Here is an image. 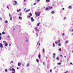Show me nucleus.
<instances>
[{
  "label": "nucleus",
  "instance_id": "f257e3e1",
  "mask_svg": "<svg viewBox=\"0 0 73 73\" xmlns=\"http://www.w3.org/2000/svg\"><path fill=\"white\" fill-rule=\"evenodd\" d=\"M9 71H13V72H12V73H15V68H12V69H11V68H9Z\"/></svg>",
  "mask_w": 73,
  "mask_h": 73
},
{
  "label": "nucleus",
  "instance_id": "f03ea898",
  "mask_svg": "<svg viewBox=\"0 0 73 73\" xmlns=\"http://www.w3.org/2000/svg\"><path fill=\"white\" fill-rule=\"evenodd\" d=\"M0 47H1V48H3V44L0 43Z\"/></svg>",
  "mask_w": 73,
  "mask_h": 73
},
{
  "label": "nucleus",
  "instance_id": "7ed1b4c3",
  "mask_svg": "<svg viewBox=\"0 0 73 73\" xmlns=\"http://www.w3.org/2000/svg\"><path fill=\"white\" fill-rule=\"evenodd\" d=\"M38 56L39 58V59H40V58H41V54L39 53Z\"/></svg>",
  "mask_w": 73,
  "mask_h": 73
},
{
  "label": "nucleus",
  "instance_id": "20e7f679",
  "mask_svg": "<svg viewBox=\"0 0 73 73\" xmlns=\"http://www.w3.org/2000/svg\"><path fill=\"white\" fill-rule=\"evenodd\" d=\"M40 15V13L38 12L37 13V15L38 16H39Z\"/></svg>",
  "mask_w": 73,
  "mask_h": 73
},
{
  "label": "nucleus",
  "instance_id": "39448f33",
  "mask_svg": "<svg viewBox=\"0 0 73 73\" xmlns=\"http://www.w3.org/2000/svg\"><path fill=\"white\" fill-rule=\"evenodd\" d=\"M40 25V22L39 23H38V24H37L36 25V26L38 27V26H39V25Z\"/></svg>",
  "mask_w": 73,
  "mask_h": 73
},
{
  "label": "nucleus",
  "instance_id": "423d86ee",
  "mask_svg": "<svg viewBox=\"0 0 73 73\" xmlns=\"http://www.w3.org/2000/svg\"><path fill=\"white\" fill-rule=\"evenodd\" d=\"M50 1V0H46V3H49V2Z\"/></svg>",
  "mask_w": 73,
  "mask_h": 73
},
{
  "label": "nucleus",
  "instance_id": "0eeeda50",
  "mask_svg": "<svg viewBox=\"0 0 73 73\" xmlns=\"http://www.w3.org/2000/svg\"><path fill=\"white\" fill-rule=\"evenodd\" d=\"M18 66H20V65H21V63L19 62L18 63Z\"/></svg>",
  "mask_w": 73,
  "mask_h": 73
},
{
  "label": "nucleus",
  "instance_id": "6e6552de",
  "mask_svg": "<svg viewBox=\"0 0 73 73\" xmlns=\"http://www.w3.org/2000/svg\"><path fill=\"white\" fill-rule=\"evenodd\" d=\"M31 21H34V19H33V17H32L31 18Z\"/></svg>",
  "mask_w": 73,
  "mask_h": 73
},
{
  "label": "nucleus",
  "instance_id": "1a4fd4ad",
  "mask_svg": "<svg viewBox=\"0 0 73 73\" xmlns=\"http://www.w3.org/2000/svg\"><path fill=\"white\" fill-rule=\"evenodd\" d=\"M36 62L38 63V62H39V60H38V59H36Z\"/></svg>",
  "mask_w": 73,
  "mask_h": 73
},
{
  "label": "nucleus",
  "instance_id": "9d476101",
  "mask_svg": "<svg viewBox=\"0 0 73 73\" xmlns=\"http://www.w3.org/2000/svg\"><path fill=\"white\" fill-rule=\"evenodd\" d=\"M29 15L30 16H32V13H29Z\"/></svg>",
  "mask_w": 73,
  "mask_h": 73
},
{
  "label": "nucleus",
  "instance_id": "9b49d317",
  "mask_svg": "<svg viewBox=\"0 0 73 73\" xmlns=\"http://www.w3.org/2000/svg\"><path fill=\"white\" fill-rule=\"evenodd\" d=\"M29 11H30V9H29L28 10H26V12L27 13V12H29Z\"/></svg>",
  "mask_w": 73,
  "mask_h": 73
},
{
  "label": "nucleus",
  "instance_id": "f8f14e48",
  "mask_svg": "<svg viewBox=\"0 0 73 73\" xmlns=\"http://www.w3.org/2000/svg\"><path fill=\"white\" fill-rule=\"evenodd\" d=\"M20 11H21V9H19V10H17V12H20Z\"/></svg>",
  "mask_w": 73,
  "mask_h": 73
},
{
  "label": "nucleus",
  "instance_id": "ddd939ff",
  "mask_svg": "<svg viewBox=\"0 0 73 73\" xmlns=\"http://www.w3.org/2000/svg\"><path fill=\"white\" fill-rule=\"evenodd\" d=\"M68 8L69 9H71V8H72V6H69L68 7Z\"/></svg>",
  "mask_w": 73,
  "mask_h": 73
},
{
  "label": "nucleus",
  "instance_id": "4468645a",
  "mask_svg": "<svg viewBox=\"0 0 73 73\" xmlns=\"http://www.w3.org/2000/svg\"><path fill=\"white\" fill-rule=\"evenodd\" d=\"M49 7V9H52L53 8V7Z\"/></svg>",
  "mask_w": 73,
  "mask_h": 73
},
{
  "label": "nucleus",
  "instance_id": "2eb2a0df",
  "mask_svg": "<svg viewBox=\"0 0 73 73\" xmlns=\"http://www.w3.org/2000/svg\"><path fill=\"white\" fill-rule=\"evenodd\" d=\"M5 46H8V44L7 43H6L5 44Z\"/></svg>",
  "mask_w": 73,
  "mask_h": 73
},
{
  "label": "nucleus",
  "instance_id": "dca6fc26",
  "mask_svg": "<svg viewBox=\"0 0 73 73\" xmlns=\"http://www.w3.org/2000/svg\"><path fill=\"white\" fill-rule=\"evenodd\" d=\"M31 16H28L27 17V18H28V19H31Z\"/></svg>",
  "mask_w": 73,
  "mask_h": 73
},
{
  "label": "nucleus",
  "instance_id": "f3484780",
  "mask_svg": "<svg viewBox=\"0 0 73 73\" xmlns=\"http://www.w3.org/2000/svg\"><path fill=\"white\" fill-rule=\"evenodd\" d=\"M53 56H54V57H55V56H56V54H53Z\"/></svg>",
  "mask_w": 73,
  "mask_h": 73
},
{
  "label": "nucleus",
  "instance_id": "a211bd4d",
  "mask_svg": "<svg viewBox=\"0 0 73 73\" xmlns=\"http://www.w3.org/2000/svg\"><path fill=\"white\" fill-rule=\"evenodd\" d=\"M51 13L54 14V11H52L51 12Z\"/></svg>",
  "mask_w": 73,
  "mask_h": 73
},
{
  "label": "nucleus",
  "instance_id": "6ab92c4d",
  "mask_svg": "<svg viewBox=\"0 0 73 73\" xmlns=\"http://www.w3.org/2000/svg\"><path fill=\"white\" fill-rule=\"evenodd\" d=\"M58 65H61V63L60 62L58 63Z\"/></svg>",
  "mask_w": 73,
  "mask_h": 73
},
{
  "label": "nucleus",
  "instance_id": "aec40b11",
  "mask_svg": "<svg viewBox=\"0 0 73 73\" xmlns=\"http://www.w3.org/2000/svg\"><path fill=\"white\" fill-rule=\"evenodd\" d=\"M42 50H43V52L44 53H45V49H44V48H43V49Z\"/></svg>",
  "mask_w": 73,
  "mask_h": 73
},
{
  "label": "nucleus",
  "instance_id": "412c9836",
  "mask_svg": "<svg viewBox=\"0 0 73 73\" xmlns=\"http://www.w3.org/2000/svg\"><path fill=\"white\" fill-rule=\"evenodd\" d=\"M8 70H7V69H6L5 70V72H7Z\"/></svg>",
  "mask_w": 73,
  "mask_h": 73
},
{
  "label": "nucleus",
  "instance_id": "4be33fe9",
  "mask_svg": "<svg viewBox=\"0 0 73 73\" xmlns=\"http://www.w3.org/2000/svg\"><path fill=\"white\" fill-rule=\"evenodd\" d=\"M49 9V8L48 7H46V10H48Z\"/></svg>",
  "mask_w": 73,
  "mask_h": 73
},
{
  "label": "nucleus",
  "instance_id": "5701e85b",
  "mask_svg": "<svg viewBox=\"0 0 73 73\" xmlns=\"http://www.w3.org/2000/svg\"><path fill=\"white\" fill-rule=\"evenodd\" d=\"M19 19H20L21 20L22 19V18L21 17H19Z\"/></svg>",
  "mask_w": 73,
  "mask_h": 73
},
{
  "label": "nucleus",
  "instance_id": "b1692460",
  "mask_svg": "<svg viewBox=\"0 0 73 73\" xmlns=\"http://www.w3.org/2000/svg\"><path fill=\"white\" fill-rule=\"evenodd\" d=\"M14 2H15V4H17V1H14Z\"/></svg>",
  "mask_w": 73,
  "mask_h": 73
},
{
  "label": "nucleus",
  "instance_id": "393cba45",
  "mask_svg": "<svg viewBox=\"0 0 73 73\" xmlns=\"http://www.w3.org/2000/svg\"><path fill=\"white\" fill-rule=\"evenodd\" d=\"M5 23H8V21H5Z\"/></svg>",
  "mask_w": 73,
  "mask_h": 73
},
{
  "label": "nucleus",
  "instance_id": "a878e982",
  "mask_svg": "<svg viewBox=\"0 0 73 73\" xmlns=\"http://www.w3.org/2000/svg\"><path fill=\"white\" fill-rule=\"evenodd\" d=\"M9 17H11V14L9 13Z\"/></svg>",
  "mask_w": 73,
  "mask_h": 73
},
{
  "label": "nucleus",
  "instance_id": "bb28decb",
  "mask_svg": "<svg viewBox=\"0 0 73 73\" xmlns=\"http://www.w3.org/2000/svg\"><path fill=\"white\" fill-rule=\"evenodd\" d=\"M56 60H59V58H58V57H57L56 58Z\"/></svg>",
  "mask_w": 73,
  "mask_h": 73
},
{
  "label": "nucleus",
  "instance_id": "cd10ccee",
  "mask_svg": "<svg viewBox=\"0 0 73 73\" xmlns=\"http://www.w3.org/2000/svg\"><path fill=\"white\" fill-rule=\"evenodd\" d=\"M12 17H11V18H10V20H12Z\"/></svg>",
  "mask_w": 73,
  "mask_h": 73
},
{
  "label": "nucleus",
  "instance_id": "c85d7f7f",
  "mask_svg": "<svg viewBox=\"0 0 73 73\" xmlns=\"http://www.w3.org/2000/svg\"><path fill=\"white\" fill-rule=\"evenodd\" d=\"M29 64H27V67H28V66H29Z\"/></svg>",
  "mask_w": 73,
  "mask_h": 73
},
{
  "label": "nucleus",
  "instance_id": "c756f323",
  "mask_svg": "<svg viewBox=\"0 0 73 73\" xmlns=\"http://www.w3.org/2000/svg\"><path fill=\"white\" fill-rule=\"evenodd\" d=\"M58 46H61V44L59 43V44H58Z\"/></svg>",
  "mask_w": 73,
  "mask_h": 73
},
{
  "label": "nucleus",
  "instance_id": "7c9ffc66",
  "mask_svg": "<svg viewBox=\"0 0 73 73\" xmlns=\"http://www.w3.org/2000/svg\"><path fill=\"white\" fill-rule=\"evenodd\" d=\"M53 47H54V46H55V45H54V43H53Z\"/></svg>",
  "mask_w": 73,
  "mask_h": 73
},
{
  "label": "nucleus",
  "instance_id": "2f4dec72",
  "mask_svg": "<svg viewBox=\"0 0 73 73\" xmlns=\"http://www.w3.org/2000/svg\"><path fill=\"white\" fill-rule=\"evenodd\" d=\"M52 69L50 70V73H52Z\"/></svg>",
  "mask_w": 73,
  "mask_h": 73
},
{
  "label": "nucleus",
  "instance_id": "473e14b6",
  "mask_svg": "<svg viewBox=\"0 0 73 73\" xmlns=\"http://www.w3.org/2000/svg\"><path fill=\"white\" fill-rule=\"evenodd\" d=\"M35 15H36V16H37V12H36L35 13Z\"/></svg>",
  "mask_w": 73,
  "mask_h": 73
},
{
  "label": "nucleus",
  "instance_id": "72a5a7b5",
  "mask_svg": "<svg viewBox=\"0 0 73 73\" xmlns=\"http://www.w3.org/2000/svg\"><path fill=\"white\" fill-rule=\"evenodd\" d=\"M3 35H4L5 34V33L4 32H3L2 33Z\"/></svg>",
  "mask_w": 73,
  "mask_h": 73
},
{
  "label": "nucleus",
  "instance_id": "f704fd0d",
  "mask_svg": "<svg viewBox=\"0 0 73 73\" xmlns=\"http://www.w3.org/2000/svg\"><path fill=\"white\" fill-rule=\"evenodd\" d=\"M59 51H61V48H60L59 49Z\"/></svg>",
  "mask_w": 73,
  "mask_h": 73
},
{
  "label": "nucleus",
  "instance_id": "c9c22d12",
  "mask_svg": "<svg viewBox=\"0 0 73 73\" xmlns=\"http://www.w3.org/2000/svg\"><path fill=\"white\" fill-rule=\"evenodd\" d=\"M36 5V3H34V5Z\"/></svg>",
  "mask_w": 73,
  "mask_h": 73
},
{
  "label": "nucleus",
  "instance_id": "e433bc0d",
  "mask_svg": "<svg viewBox=\"0 0 73 73\" xmlns=\"http://www.w3.org/2000/svg\"><path fill=\"white\" fill-rule=\"evenodd\" d=\"M37 44H38L39 45H40V43H39V42H38Z\"/></svg>",
  "mask_w": 73,
  "mask_h": 73
},
{
  "label": "nucleus",
  "instance_id": "4c0bfd02",
  "mask_svg": "<svg viewBox=\"0 0 73 73\" xmlns=\"http://www.w3.org/2000/svg\"><path fill=\"white\" fill-rule=\"evenodd\" d=\"M2 19L1 18H0V20H2Z\"/></svg>",
  "mask_w": 73,
  "mask_h": 73
},
{
  "label": "nucleus",
  "instance_id": "58836bf2",
  "mask_svg": "<svg viewBox=\"0 0 73 73\" xmlns=\"http://www.w3.org/2000/svg\"><path fill=\"white\" fill-rule=\"evenodd\" d=\"M68 40H67L66 41V43H68Z\"/></svg>",
  "mask_w": 73,
  "mask_h": 73
},
{
  "label": "nucleus",
  "instance_id": "ea45409f",
  "mask_svg": "<svg viewBox=\"0 0 73 73\" xmlns=\"http://www.w3.org/2000/svg\"><path fill=\"white\" fill-rule=\"evenodd\" d=\"M1 36H0V40H1Z\"/></svg>",
  "mask_w": 73,
  "mask_h": 73
},
{
  "label": "nucleus",
  "instance_id": "a19ab883",
  "mask_svg": "<svg viewBox=\"0 0 73 73\" xmlns=\"http://www.w3.org/2000/svg\"><path fill=\"white\" fill-rule=\"evenodd\" d=\"M55 44H58V42H56Z\"/></svg>",
  "mask_w": 73,
  "mask_h": 73
},
{
  "label": "nucleus",
  "instance_id": "79ce46f5",
  "mask_svg": "<svg viewBox=\"0 0 73 73\" xmlns=\"http://www.w3.org/2000/svg\"><path fill=\"white\" fill-rule=\"evenodd\" d=\"M66 19V17H64V20H65V19Z\"/></svg>",
  "mask_w": 73,
  "mask_h": 73
},
{
  "label": "nucleus",
  "instance_id": "37998d69",
  "mask_svg": "<svg viewBox=\"0 0 73 73\" xmlns=\"http://www.w3.org/2000/svg\"><path fill=\"white\" fill-rule=\"evenodd\" d=\"M58 42L59 43V42H60V40H58Z\"/></svg>",
  "mask_w": 73,
  "mask_h": 73
},
{
  "label": "nucleus",
  "instance_id": "c03bdc74",
  "mask_svg": "<svg viewBox=\"0 0 73 73\" xmlns=\"http://www.w3.org/2000/svg\"><path fill=\"white\" fill-rule=\"evenodd\" d=\"M60 56L61 57H62L63 56H62V55H60Z\"/></svg>",
  "mask_w": 73,
  "mask_h": 73
},
{
  "label": "nucleus",
  "instance_id": "a18cd8bd",
  "mask_svg": "<svg viewBox=\"0 0 73 73\" xmlns=\"http://www.w3.org/2000/svg\"><path fill=\"white\" fill-rule=\"evenodd\" d=\"M64 35H65L64 33L62 34V36H64Z\"/></svg>",
  "mask_w": 73,
  "mask_h": 73
},
{
  "label": "nucleus",
  "instance_id": "49530a36",
  "mask_svg": "<svg viewBox=\"0 0 73 73\" xmlns=\"http://www.w3.org/2000/svg\"><path fill=\"white\" fill-rule=\"evenodd\" d=\"M6 42V41H3V43H4V42Z\"/></svg>",
  "mask_w": 73,
  "mask_h": 73
},
{
  "label": "nucleus",
  "instance_id": "de8ad7c7",
  "mask_svg": "<svg viewBox=\"0 0 73 73\" xmlns=\"http://www.w3.org/2000/svg\"><path fill=\"white\" fill-rule=\"evenodd\" d=\"M21 15H22L21 13H20V14H19V15H20V16H21Z\"/></svg>",
  "mask_w": 73,
  "mask_h": 73
},
{
  "label": "nucleus",
  "instance_id": "09e8293b",
  "mask_svg": "<svg viewBox=\"0 0 73 73\" xmlns=\"http://www.w3.org/2000/svg\"><path fill=\"white\" fill-rule=\"evenodd\" d=\"M11 64V63H13V61H11V62H10Z\"/></svg>",
  "mask_w": 73,
  "mask_h": 73
},
{
  "label": "nucleus",
  "instance_id": "8fccbe9b",
  "mask_svg": "<svg viewBox=\"0 0 73 73\" xmlns=\"http://www.w3.org/2000/svg\"><path fill=\"white\" fill-rule=\"evenodd\" d=\"M36 30L37 31H39V30H38V29H36Z\"/></svg>",
  "mask_w": 73,
  "mask_h": 73
},
{
  "label": "nucleus",
  "instance_id": "3c124183",
  "mask_svg": "<svg viewBox=\"0 0 73 73\" xmlns=\"http://www.w3.org/2000/svg\"><path fill=\"white\" fill-rule=\"evenodd\" d=\"M62 9H63V11L64 10H65V9H64V8H63Z\"/></svg>",
  "mask_w": 73,
  "mask_h": 73
},
{
  "label": "nucleus",
  "instance_id": "603ef678",
  "mask_svg": "<svg viewBox=\"0 0 73 73\" xmlns=\"http://www.w3.org/2000/svg\"><path fill=\"white\" fill-rule=\"evenodd\" d=\"M60 62H62V60H60Z\"/></svg>",
  "mask_w": 73,
  "mask_h": 73
},
{
  "label": "nucleus",
  "instance_id": "864d4df0",
  "mask_svg": "<svg viewBox=\"0 0 73 73\" xmlns=\"http://www.w3.org/2000/svg\"><path fill=\"white\" fill-rule=\"evenodd\" d=\"M70 64H71V65H73V64H72V62L70 63Z\"/></svg>",
  "mask_w": 73,
  "mask_h": 73
},
{
  "label": "nucleus",
  "instance_id": "5fc2aeb1",
  "mask_svg": "<svg viewBox=\"0 0 73 73\" xmlns=\"http://www.w3.org/2000/svg\"><path fill=\"white\" fill-rule=\"evenodd\" d=\"M40 0H37V1H38V2H39V1H40Z\"/></svg>",
  "mask_w": 73,
  "mask_h": 73
},
{
  "label": "nucleus",
  "instance_id": "6e6d98bb",
  "mask_svg": "<svg viewBox=\"0 0 73 73\" xmlns=\"http://www.w3.org/2000/svg\"><path fill=\"white\" fill-rule=\"evenodd\" d=\"M43 65H44L45 64V62H43Z\"/></svg>",
  "mask_w": 73,
  "mask_h": 73
},
{
  "label": "nucleus",
  "instance_id": "4d7b16f0",
  "mask_svg": "<svg viewBox=\"0 0 73 73\" xmlns=\"http://www.w3.org/2000/svg\"><path fill=\"white\" fill-rule=\"evenodd\" d=\"M36 36H38V34L36 33Z\"/></svg>",
  "mask_w": 73,
  "mask_h": 73
},
{
  "label": "nucleus",
  "instance_id": "13d9d810",
  "mask_svg": "<svg viewBox=\"0 0 73 73\" xmlns=\"http://www.w3.org/2000/svg\"><path fill=\"white\" fill-rule=\"evenodd\" d=\"M0 36H1V33H0Z\"/></svg>",
  "mask_w": 73,
  "mask_h": 73
},
{
  "label": "nucleus",
  "instance_id": "bf43d9fd",
  "mask_svg": "<svg viewBox=\"0 0 73 73\" xmlns=\"http://www.w3.org/2000/svg\"><path fill=\"white\" fill-rule=\"evenodd\" d=\"M68 72V71H67L66 72H64V73H67Z\"/></svg>",
  "mask_w": 73,
  "mask_h": 73
},
{
  "label": "nucleus",
  "instance_id": "052dcab7",
  "mask_svg": "<svg viewBox=\"0 0 73 73\" xmlns=\"http://www.w3.org/2000/svg\"><path fill=\"white\" fill-rule=\"evenodd\" d=\"M35 29L36 30L37 29V27H35Z\"/></svg>",
  "mask_w": 73,
  "mask_h": 73
},
{
  "label": "nucleus",
  "instance_id": "680f3d73",
  "mask_svg": "<svg viewBox=\"0 0 73 73\" xmlns=\"http://www.w3.org/2000/svg\"><path fill=\"white\" fill-rule=\"evenodd\" d=\"M17 69H18V70L19 69V68L18 67L17 68Z\"/></svg>",
  "mask_w": 73,
  "mask_h": 73
},
{
  "label": "nucleus",
  "instance_id": "e2e57ef3",
  "mask_svg": "<svg viewBox=\"0 0 73 73\" xmlns=\"http://www.w3.org/2000/svg\"><path fill=\"white\" fill-rule=\"evenodd\" d=\"M9 46H11V44H9Z\"/></svg>",
  "mask_w": 73,
  "mask_h": 73
},
{
  "label": "nucleus",
  "instance_id": "0e129e2a",
  "mask_svg": "<svg viewBox=\"0 0 73 73\" xmlns=\"http://www.w3.org/2000/svg\"><path fill=\"white\" fill-rule=\"evenodd\" d=\"M7 8H9V6H7Z\"/></svg>",
  "mask_w": 73,
  "mask_h": 73
},
{
  "label": "nucleus",
  "instance_id": "69168bd1",
  "mask_svg": "<svg viewBox=\"0 0 73 73\" xmlns=\"http://www.w3.org/2000/svg\"><path fill=\"white\" fill-rule=\"evenodd\" d=\"M46 58H48V56H46Z\"/></svg>",
  "mask_w": 73,
  "mask_h": 73
},
{
  "label": "nucleus",
  "instance_id": "338daca9",
  "mask_svg": "<svg viewBox=\"0 0 73 73\" xmlns=\"http://www.w3.org/2000/svg\"><path fill=\"white\" fill-rule=\"evenodd\" d=\"M25 9H26V8L24 9V11H25Z\"/></svg>",
  "mask_w": 73,
  "mask_h": 73
},
{
  "label": "nucleus",
  "instance_id": "774afa93",
  "mask_svg": "<svg viewBox=\"0 0 73 73\" xmlns=\"http://www.w3.org/2000/svg\"><path fill=\"white\" fill-rule=\"evenodd\" d=\"M65 58H66V56H64Z\"/></svg>",
  "mask_w": 73,
  "mask_h": 73
}]
</instances>
